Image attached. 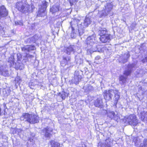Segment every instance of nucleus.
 <instances>
[{"label":"nucleus","mask_w":147,"mask_h":147,"mask_svg":"<svg viewBox=\"0 0 147 147\" xmlns=\"http://www.w3.org/2000/svg\"><path fill=\"white\" fill-rule=\"evenodd\" d=\"M59 95L61 98L63 100H64L65 97L68 96V94L66 92L62 91L59 93Z\"/></svg>","instance_id":"obj_25"},{"label":"nucleus","mask_w":147,"mask_h":147,"mask_svg":"<svg viewBox=\"0 0 147 147\" xmlns=\"http://www.w3.org/2000/svg\"><path fill=\"white\" fill-rule=\"evenodd\" d=\"M75 48L74 46H70L67 48L65 51V52L67 54L69 55L71 52H74V48Z\"/></svg>","instance_id":"obj_20"},{"label":"nucleus","mask_w":147,"mask_h":147,"mask_svg":"<svg viewBox=\"0 0 147 147\" xmlns=\"http://www.w3.org/2000/svg\"><path fill=\"white\" fill-rule=\"evenodd\" d=\"M126 121L131 125H136L138 123V120L134 114L129 115L127 118Z\"/></svg>","instance_id":"obj_6"},{"label":"nucleus","mask_w":147,"mask_h":147,"mask_svg":"<svg viewBox=\"0 0 147 147\" xmlns=\"http://www.w3.org/2000/svg\"><path fill=\"white\" fill-rule=\"evenodd\" d=\"M81 54H79L75 57V60L78 63L80 64L83 62V59Z\"/></svg>","instance_id":"obj_21"},{"label":"nucleus","mask_w":147,"mask_h":147,"mask_svg":"<svg viewBox=\"0 0 147 147\" xmlns=\"http://www.w3.org/2000/svg\"><path fill=\"white\" fill-rule=\"evenodd\" d=\"M89 49H87V53L88 55L91 54L92 53L94 52L98 51L100 52L101 51V47L100 46H98L96 47H91Z\"/></svg>","instance_id":"obj_10"},{"label":"nucleus","mask_w":147,"mask_h":147,"mask_svg":"<svg viewBox=\"0 0 147 147\" xmlns=\"http://www.w3.org/2000/svg\"><path fill=\"white\" fill-rule=\"evenodd\" d=\"M39 38V36L37 34H36L31 38L30 40L33 42H35L37 40H38Z\"/></svg>","instance_id":"obj_30"},{"label":"nucleus","mask_w":147,"mask_h":147,"mask_svg":"<svg viewBox=\"0 0 147 147\" xmlns=\"http://www.w3.org/2000/svg\"><path fill=\"white\" fill-rule=\"evenodd\" d=\"M141 119L142 121H143L146 118L147 119V113L143 112L141 113Z\"/></svg>","instance_id":"obj_32"},{"label":"nucleus","mask_w":147,"mask_h":147,"mask_svg":"<svg viewBox=\"0 0 147 147\" xmlns=\"http://www.w3.org/2000/svg\"><path fill=\"white\" fill-rule=\"evenodd\" d=\"M26 57H30L31 58H32L34 57L32 55H30L29 54H27L26 55Z\"/></svg>","instance_id":"obj_44"},{"label":"nucleus","mask_w":147,"mask_h":147,"mask_svg":"<svg viewBox=\"0 0 147 147\" xmlns=\"http://www.w3.org/2000/svg\"><path fill=\"white\" fill-rule=\"evenodd\" d=\"M94 89V88L91 85H89L86 87V91L87 92L88 91L92 90Z\"/></svg>","instance_id":"obj_34"},{"label":"nucleus","mask_w":147,"mask_h":147,"mask_svg":"<svg viewBox=\"0 0 147 147\" xmlns=\"http://www.w3.org/2000/svg\"><path fill=\"white\" fill-rule=\"evenodd\" d=\"M27 46H28L27 48L28 49V51L29 52L32 50H34L35 49V47L34 46L29 45Z\"/></svg>","instance_id":"obj_37"},{"label":"nucleus","mask_w":147,"mask_h":147,"mask_svg":"<svg viewBox=\"0 0 147 147\" xmlns=\"http://www.w3.org/2000/svg\"><path fill=\"white\" fill-rule=\"evenodd\" d=\"M113 6V4L112 3H107L103 9L98 12V16L101 18L107 16H112L113 14L112 10Z\"/></svg>","instance_id":"obj_2"},{"label":"nucleus","mask_w":147,"mask_h":147,"mask_svg":"<svg viewBox=\"0 0 147 147\" xmlns=\"http://www.w3.org/2000/svg\"><path fill=\"white\" fill-rule=\"evenodd\" d=\"M81 79L82 76L80 74L79 72L78 71H75L74 77L71 80V82L77 85L81 80Z\"/></svg>","instance_id":"obj_7"},{"label":"nucleus","mask_w":147,"mask_h":147,"mask_svg":"<svg viewBox=\"0 0 147 147\" xmlns=\"http://www.w3.org/2000/svg\"><path fill=\"white\" fill-rule=\"evenodd\" d=\"M28 46H26L25 47H22V51L25 52V53H27V52H29L28 51V49L27 48Z\"/></svg>","instance_id":"obj_38"},{"label":"nucleus","mask_w":147,"mask_h":147,"mask_svg":"<svg viewBox=\"0 0 147 147\" xmlns=\"http://www.w3.org/2000/svg\"><path fill=\"white\" fill-rule=\"evenodd\" d=\"M140 140L139 139H136L134 142L136 145H138L140 144Z\"/></svg>","instance_id":"obj_43"},{"label":"nucleus","mask_w":147,"mask_h":147,"mask_svg":"<svg viewBox=\"0 0 147 147\" xmlns=\"http://www.w3.org/2000/svg\"><path fill=\"white\" fill-rule=\"evenodd\" d=\"M52 129L49 127H47L45 128L44 131H45V136L47 138H50L51 135L49 133V132L52 131Z\"/></svg>","instance_id":"obj_17"},{"label":"nucleus","mask_w":147,"mask_h":147,"mask_svg":"<svg viewBox=\"0 0 147 147\" xmlns=\"http://www.w3.org/2000/svg\"><path fill=\"white\" fill-rule=\"evenodd\" d=\"M22 64L21 63H20L18 62H17L16 63L15 66L14 65L13 67H15L17 69H22V67H21L22 65Z\"/></svg>","instance_id":"obj_31"},{"label":"nucleus","mask_w":147,"mask_h":147,"mask_svg":"<svg viewBox=\"0 0 147 147\" xmlns=\"http://www.w3.org/2000/svg\"><path fill=\"white\" fill-rule=\"evenodd\" d=\"M96 41L95 40V34H93L89 36L86 39V42L88 47H96L98 46L97 45Z\"/></svg>","instance_id":"obj_5"},{"label":"nucleus","mask_w":147,"mask_h":147,"mask_svg":"<svg viewBox=\"0 0 147 147\" xmlns=\"http://www.w3.org/2000/svg\"><path fill=\"white\" fill-rule=\"evenodd\" d=\"M70 59L69 57L63 58V60L61 63V66H64L65 65L68 61L70 60Z\"/></svg>","instance_id":"obj_23"},{"label":"nucleus","mask_w":147,"mask_h":147,"mask_svg":"<svg viewBox=\"0 0 147 147\" xmlns=\"http://www.w3.org/2000/svg\"><path fill=\"white\" fill-rule=\"evenodd\" d=\"M38 117L36 115L32 114V117H30V121H28V122L30 123H35L38 122Z\"/></svg>","instance_id":"obj_16"},{"label":"nucleus","mask_w":147,"mask_h":147,"mask_svg":"<svg viewBox=\"0 0 147 147\" xmlns=\"http://www.w3.org/2000/svg\"><path fill=\"white\" fill-rule=\"evenodd\" d=\"M115 113L113 111L107 112L108 117L111 119H112L113 118L115 117Z\"/></svg>","instance_id":"obj_29"},{"label":"nucleus","mask_w":147,"mask_h":147,"mask_svg":"<svg viewBox=\"0 0 147 147\" xmlns=\"http://www.w3.org/2000/svg\"><path fill=\"white\" fill-rule=\"evenodd\" d=\"M91 22L90 18L86 16L83 22L80 24L79 26L81 28H82V30H83L84 28L87 27L90 25Z\"/></svg>","instance_id":"obj_8"},{"label":"nucleus","mask_w":147,"mask_h":147,"mask_svg":"<svg viewBox=\"0 0 147 147\" xmlns=\"http://www.w3.org/2000/svg\"><path fill=\"white\" fill-rule=\"evenodd\" d=\"M41 5L39 6V13H41L42 12L44 13L47 7V5L48 3L46 1H43L42 2Z\"/></svg>","instance_id":"obj_13"},{"label":"nucleus","mask_w":147,"mask_h":147,"mask_svg":"<svg viewBox=\"0 0 147 147\" xmlns=\"http://www.w3.org/2000/svg\"><path fill=\"white\" fill-rule=\"evenodd\" d=\"M32 117V114H30L28 113H23L22 115L20 117V119L21 120L25 121H30V117Z\"/></svg>","instance_id":"obj_12"},{"label":"nucleus","mask_w":147,"mask_h":147,"mask_svg":"<svg viewBox=\"0 0 147 147\" xmlns=\"http://www.w3.org/2000/svg\"><path fill=\"white\" fill-rule=\"evenodd\" d=\"M127 79V77H124L122 75L120 76L119 80L121 84H124L125 83Z\"/></svg>","instance_id":"obj_24"},{"label":"nucleus","mask_w":147,"mask_h":147,"mask_svg":"<svg viewBox=\"0 0 147 147\" xmlns=\"http://www.w3.org/2000/svg\"><path fill=\"white\" fill-rule=\"evenodd\" d=\"M0 74H2L4 76H9V74L8 70L6 69H3L0 71Z\"/></svg>","instance_id":"obj_27"},{"label":"nucleus","mask_w":147,"mask_h":147,"mask_svg":"<svg viewBox=\"0 0 147 147\" xmlns=\"http://www.w3.org/2000/svg\"><path fill=\"white\" fill-rule=\"evenodd\" d=\"M98 34L100 36H104L106 34H107L106 29L105 28H101L98 31Z\"/></svg>","instance_id":"obj_22"},{"label":"nucleus","mask_w":147,"mask_h":147,"mask_svg":"<svg viewBox=\"0 0 147 147\" xmlns=\"http://www.w3.org/2000/svg\"><path fill=\"white\" fill-rule=\"evenodd\" d=\"M95 62L97 64L100 63H101V59L100 56H98L96 57Z\"/></svg>","instance_id":"obj_33"},{"label":"nucleus","mask_w":147,"mask_h":147,"mask_svg":"<svg viewBox=\"0 0 147 147\" xmlns=\"http://www.w3.org/2000/svg\"><path fill=\"white\" fill-rule=\"evenodd\" d=\"M140 147H147V140L144 139L142 144H141Z\"/></svg>","instance_id":"obj_35"},{"label":"nucleus","mask_w":147,"mask_h":147,"mask_svg":"<svg viewBox=\"0 0 147 147\" xmlns=\"http://www.w3.org/2000/svg\"><path fill=\"white\" fill-rule=\"evenodd\" d=\"M8 15V11L4 6L0 7V19L3 20Z\"/></svg>","instance_id":"obj_9"},{"label":"nucleus","mask_w":147,"mask_h":147,"mask_svg":"<svg viewBox=\"0 0 147 147\" xmlns=\"http://www.w3.org/2000/svg\"><path fill=\"white\" fill-rule=\"evenodd\" d=\"M82 147H87L85 145H84V146H82Z\"/></svg>","instance_id":"obj_47"},{"label":"nucleus","mask_w":147,"mask_h":147,"mask_svg":"<svg viewBox=\"0 0 147 147\" xmlns=\"http://www.w3.org/2000/svg\"><path fill=\"white\" fill-rule=\"evenodd\" d=\"M100 41L103 43H106L107 42H109L110 40L109 35L106 34L104 36H102L100 38Z\"/></svg>","instance_id":"obj_15"},{"label":"nucleus","mask_w":147,"mask_h":147,"mask_svg":"<svg viewBox=\"0 0 147 147\" xmlns=\"http://www.w3.org/2000/svg\"><path fill=\"white\" fill-rule=\"evenodd\" d=\"M3 27L0 25V32H1L3 31Z\"/></svg>","instance_id":"obj_45"},{"label":"nucleus","mask_w":147,"mask_h":147,"mask_svg":"<svg viewBox=\"0 0 147 147\" xmlns=\"http://www.w3.org/2000/svg\"><path fill=\"white\" fill-rule=\"evenodd\" d=\"M103 93L105 99L108 101L111 99L113 95H115V103L116 104H117L118 100L119 98V96L117 94V91L116 90L112 89L108 90H106L104 91Z\"/></svg>","instance_id":"obj_3"},{"label":"nucleus","mask_w":147,"mask_h":147,"mask_svg":"<svg viewBox=\"0 0 147 147\" xmlns=\"http://www.w3.org/2000/svg\"><path fill=\"white\" fill-rule=\"evenodd\" d=\"M91 1L92 2H94V0H91Z\"/></svg>","instance_id":"obj_48"},{"label":"nucleus","mask_w":147,"mask_h":147,"mask_svg":"<svg viewBox=\"0 0 147 147\" xmlns=\"http://www.w3.org/2000/svg\"><path fill=\"white\" fill-rule=\"evenodd\" d=\"M59 5L58 4H55L53 6L52 8L50 9L51 12L52 13H55L58 11L59 10Z\"/></svg>","instance_id":"obj_18"},{"label":"nucleus","mask_w":147,"mask_h":147,"mask_svg":"<svg viewBox=\"0 0 147 147\" xmlns=\"http://www.w3.org/2000/svg\"><path fill=\"white\" fill-rule=\"evenodd\" d=\"M34 138H30L28 140V143L30 144H33L34 142Z\"/></svg>","instance_id":"obj_39"},{"label":"nucleus","mask_w":147,"mask_h":147,"mask_svg":"<svg viewBox=\"0 0 147 147\" xmlns=\"http://www.w3.org/2000/svg\"><path fill=\"white\" fill-rule=\"evenodd\" d=\"M15 8L22 13L28 14L32 12L35 7L33 4L29 5L26 1L22 0L16 3Z\"/></svg>","instance_id":"obj_1"},{"label":"nucleus","mask_w":147,"mask_h":147,"mask_svg":"<svg viewBox=\"0 0 147 147\" xmlns=\"http://www.w3.org/2000/svg\"><path fill=\"white\" fill-rule=\"evenodd\" d=\"M135 68V64L134 63L129 64L128 66L127 69L124 71V74L127 76L130 74L133 69Z\"/></svg>","instance_id":"obj_11"},{"label":"nucleus","mask_w":147,"mask_h":147,"mask_svg":"<svg viewBox=\"0 0 147 147\" xmlns=\"http://www.w3.org/2000/svg\"><path fill=\"white\" fill-rule=\"evenodd\" d=\"M29 86L32 89H34L35 88V84L34 82H30L29 83Z\"/></svg>","instance_id":"obj_36"},{"label":"nucleus","mask_w":147,"mask_h":147,"mask_svg":"<svg viewBox=\"0 0 147 147\" xmlns=\"http://www.w3.org/2000/svg\"><path fill=\"white\" fill-rule=\"evenodd\" d=\"M94 105L96 107L101 108L103 107L102 99L100 98H98L94 102Z\"/></svg>","instance_id":"obj_14"},{"label":"nucleus","mask_w":147,"mask_h":147,"mask_svg":"<svg viewBox=\"0 0 147 147\" xmlns=\"http://www.w3.org/2000/svg\"><path fill=\"white\" fill-rule=\"evenodd\" d=\"M78 0H69V1L71 5H73L74 3H75L77 2Z\"/></svg>","instance_id":"obj_42"},{"label":"nucleus","mask_w":147,"mask_h":147,"mask_svg":"<svg viewBox=\"0 0 147 147\" xmlns=\"http://www.w3.org/2000/svg\"><path fill=\"white\" fill-rule=\"evenodd\" d=\"M109 142V140H106L105 141V144H106V146L105 147H108L110 146H111L110 143H109L108 142ZM102 147H103V146H102Z\"/></svg>","instance_id":"obj_41"},{"label":"nucleus","mask_w":147,"mask_h":147,"mask_svg":"<svg viewBox=\"0 0 147 147\" xmlns=\"http://www.w3.org/2000/svg\"><path fill=\"white\" fill-rule=\"evenodd\" d=\"M80 20L75 19L72 20L70 23V25L73 31L75 30H78L80 36L81 35L84 33V31L82 28L79 27Z\"/></svg>","instance_id":"obj_4"},{"label":"nucleus","mask_w":147,"mask_h":147,"mask_svg":"<svg viewBox=\"0 0 147 147\" xmlns=\"http://www.w3.org/2000/svg\"><path fill=\"white\" fill-rule=\"evenodd\" d=\"M8 62L10 63V66L13 67L14 66V57L13 56L9 57Z\"/></svg>","instance_id":"obj_26"},{"label":"nucleus","mask_w":147,"mask_h":147,"mask_svg":"<svg viewBox=\"0 0 147 147\" xmlns=\"http://www.w3.org/2000/svg\"><path fill=\"white\" fill-rule=\"evenodd\" d=\"M51 145L53 147H61L62 144H60L59 143L55 142L54 141H51L50 142Z\"/></svg>","instance_id":"obj_28"},{"label":"nucleus","mask_w":147,"mask_h":147,"mask_svg":"<svg viewBox=\"0 0 147 147\" xmlns=\"http://www.w3.org/2000/svg\"><path fill=\"white\" fill-rule=\"evenodd\" d=\"M130 56L129 52H127L125 53L122 57V62L124 63L126 62Z\"/></svg>","instance_id":"obj_19"},{"label":"nucleus","mask_w":147,"mask_h":147,"mask_svg":"<svg viewBox=\"0 0 147 147\" xmlns=\"http://www.w3.org/2000/svg\"><path fill=\"white\" fill-rule=\"evenodd\" d=\"M15 24L16 25L22 26L23 25V23L21 21H17L15 22Z\"/></svg>","instance_id":"obj_40"},{"label":"nucleus","mask_w":147,"mask_h":147,"mask_svg":"<svg viewBox=\"0 0 147 147\" xmlns=\"http://www.w3.org/2000/svg\"><path fill=\"white\" fill-rule=\"evenodd\" d=\"M95 12V11H94L93 13H94V12Z\"/></svg>","instance_id":"obj_49"},{"label":"nucleus","mask_w":147,"mask_h":147,"mask_svg":"<svg viewBox=\"0 0 147 147\" xmlns=\"http://www.w3.org/2000/svg\"><path fill=\"white\" fill-rule=\"evenodd\" d=\"M22 131V130L21 129H19L18 130V131L20 132L21 131Z\"/></svg>","instance_id":"obj_46"}]
</instances>
